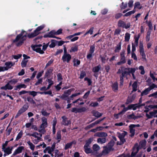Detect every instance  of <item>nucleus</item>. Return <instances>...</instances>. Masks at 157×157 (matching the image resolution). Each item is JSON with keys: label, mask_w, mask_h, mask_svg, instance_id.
<instances>
[{"label": "nucleus", "mask_w": 157, "mask_h": 157, "mask_svg": "<svg viewBox=\"0 0 157 157\" xmlns=\"http://www.w3.org/2000/svg\"><path fill=\"white\" fill-rule=\"evenodd\" d=\"M39 133L37 132H34L33 134H31L30 133H28L26 134V135L30 136H32L36 138V135H38Z\"/></svg>", "instance_id": "nucleus-49"}, {"label": "nucleus", "mask_w": 157, "mask_h": 157, "mask_svg": "<svg viewBox=\"0 0 157 157\" xmlns=\"http://www.w3.org/2000/svg\"><path fill=\"white\" fill-rule=\"evenodd\" d=\"M107 146L108 145L107 144L105 147H105V149L103 150L101 153H100L97 155L98 157H100L102 155H104L108 154V147H107Z\"/></svg>", "instance_id": "nucleus-19"}, {"label": "nucleus", "mask_w": 157, "mask_h": 157, "mask_svg": "<svg viewBox=\"0 0 157 157\" xmlns=\"http://www.w3.org/2000/svg\"><path fill=\"white\" fill-rule=\"evenodd\" d=\"M94 28L93 27H91L90 29L87 31L84 34V36H85L88 34L92 35L93 33Z\"/></svg>", "instance_id": "nucleus-33"}, {"label": "nucleus", "mask_w": 157, "mask_h": 157, "mask_svg": "<svg viewBox=\"0 0 157 157\" xmlns=\"http://www.w3.org/2000/svg\"><path fill=\"white\" fill-rule=\"evenodd\" d=\"M140 105L139 104H131L129 105L127 107H124L122 110V112H125L128 110L130 109H132L133 110H136L137 108H139Z\"/></svg>", "instance_id": "nucleus-5"}, {"label": "nucleus", "mask_w": 157, "mask_h": 157, "mask_svg": "<svg viewBox=\"0 0 157 157\" xmlns=\"http://www.w3.org/2000/svg\"><path fill=\"white\" fill-rule=\"evenodd\" d=\"M71 59V56L69 54L63 55L62 58V60L63 62H66L67 63H69Z\"/></svg>", "instance_id": "nucleus-9"}, {"label": "nucleus", "mask_w": 157, "mask_h": 157, "mask_svg": "<svg viewBox=\"0 0 157 157\" xmlns=\"http://www.w3.org/2000/svg\"><path fill=\"white\" fill-rule=\"evenodd\" d=\"M23 135V132L22 130L18 133L16 139V140L17 141L20 139L22 136Z\"/></svg>", "instance_id": "nucleus-42"}, {"label": "nucleus", "mask_w": 157, "mask_h": 157, "mask_svg": "<svg viewBox=\"0 0 157 157\" xmlns=\"http://www.w3.org/2000/svg\"><path fill=\"white\" fill-rule=\"evenodd\" d=\"M92 113L93 114V116L97 117V118L100 117L102 115V114L101 113L97 111H93Z\"/></svg>", "instance_id": "nucleus-26"}, {"label": "nucleus", "mask_w": 157, "mask_h": 157, "mask_svg": "<svg viewBox=\"0 0 157 157\" xmlns=\"http://www.w3.org/2000/svg\"><path fill=\"white\" fill-rule=\"evenodd\" d=\"M36 92L35 91H29L28 92L29 94L33 96V97L35 96L36 95L37 93H39V92Z\"/></svg>", "instance_id": "nucleus-47"}, {"label": "nucleus", "mask_w": 157, "mask_h": 157, "mask_svg": "<svg viewBox=\"0 0 157 157\" xmlns=\"http://www.w3.org/2000/svg\"><path fill=\"white\" fill-rule=\"evenodd\" d=\"M130 34L127 33H125L124 36V40L126 42H128L129 41L130 39Z\"/></svg>", "instance_id": "nucleus-35"}, {"label": "nucleus", "mask_w": 157, "mask_h": 157, "mask_svg": "<svg viewBox=\"0 0 157 157\" xmlns=\"http://www.w3.org/2000/svg\"><path fill=\"white\" fill-rule=\"evenodd\" d=\"M29 106L27 103L24 104L18 111L17 114L15 117V118H17L20 116L22 114L25 112L28 109Z\"/></svg>", "instance_id": "nucleus-3"}, {"label": "nucleus", "mask_w": 157, "mask_h": 157, "mask_svg": "<svg viewBox=\"0 0 157 157\" xmlns=\"http://www.w3.org/2000/svg\"><path fill=\"white\" fill-rule=\"evenodd\" d=\"M74 88H72L71 89L68 90L66 91H65L64 93L67 94V95L69 96L71 94V92L73 91H74Z\"/></svg>", "instance_id": "nucleus-44"}, {"label": "nucleus", "mask_w": 157, "mask_h": 157, "mask_svg": "<svg viewBox=\"0 0 157 157\" xmlns=\"http://www.w3.org/2000/svg\"><path fill=\"white\" fill-rule=\"evenodd\" d=\"M27 101L31 104H35L36 102L32 98L30 97H28L27 98Z\"/></svg>", "instance_id": "nucleus-58"}, {"label": "nucleus", "mask_w": 157, "mask_h": 157, "mask_svg": "<svg viewBox=\"0 0 157 157\" xmlns=\"http://www.w3.org/2000/svg\"><path fill=\"white\" fill-rule=\"evenodd\" d=\"M93 140V139L92 138H90L88 140H86V144L84 145L85 147L87 146H90V144L92 142Z\"/></svg>", "instance_id": "nucleus-30"}, {"label": "nucleus", "mask_w": 157, "mask_h": 157, "mask_svg": "<svg viewBox=\"0 0 157 157\" xmlns=\"http://www.w3.org/2000/svg\"><path fill=\"white\" fill-rule=\"evenodd\" d=\"M57 77L58 81H61L63 79L62 75L60 73H59L57 74Z\"/></svg>", "instance_id": "nucleus-59"}, {"label": "nucleus", "mask_w": 157, "mask_h": 157, "mask_svg": "<svg viewBox=\"0 0 157 157\" xmlns=\"http://www.w3.org/2000/svg\"><path fill=\"white\" fill-rule=\"evenodd\" d=\"M137 69V68H125L124 71L122 72V76L120 78V85L121 86L123 85V77L128 75H130V74H132L133 79H135L136 78L134 75V73Z\"/></svg>", "instance_id": "nucleus-2"}, {"label": "nucleus", "mask_w": 157, "mask_h": 157, "mask_svg": "<svg viewBox=\"0 0 157 157\" xmlns=\"http://www.w3.org/2000/svg\"><path fill=\"white\" fill-rule=\"evenodd\" d=\"M62 119V124L65 126H68L71 124L70 120H68V118L65 116H63L61 117Z\"/></svg>", "instance_id": "nucleus-12"}, {"label": "nucleus", "mask_w": 157, "mask_h": 157, "mask_svg": "<svg viewBox=\"0 0 157 157\" xmlns=\"http://www.w3.org/2000/svg\"><path fill=\"white\" fill-rule=\"evenodd\" d=\"M140 34H139L137 36H135L134 37L135 40V43L136 45H137L138 44V41L140 37Z\"/></svg>", "instance_id": "nucleus-39"}, {"label": "nucleus", "mask_w": 157, "mask_h": 157, "mask_svg": "<svg viewBox=\"0 0 157 157\" xmlns=\"http://www.w3.org/2000/svg\"><path fill=\"white\" fill-rule=\"evenodd\" d=\"M127 134V132L124 131L122 132L121 133H117L118 136L121 141V144H123L125 141L124 138Z\"/></svg>", "instance_id": "nucleus-6"}, {"label": "nucleus", "mask_w": 157, "mask_h": 157, "mask_svg": "<svg viewBox=\"0 0 157 157\" xmlns=\"http://www.w3.org/2000/svg\"><path fill=\"white\" fill-rule=\"evenodd\" d=\"M136 12L135 10H133L129 11L127 13H126L124 15V16H129L131 14L134 13Z\"/></svg>", "instance_id": "nucleus-62"}, {"label": "nucleus", "mask_w": 157, "mask_h": 157, "mask_svg": "<svg viewBox=\"0 0 157 157\" xmlns=\"http://www.w3.org/2000/svg\"><path fill=\"white\" fill-rule=\"evenodd\" d=\"M53 69L52 67L48 68L45 73L44 77V78H50L53 73Z\"/></svg>", "instance_id": "nucleus-11"}, {"label": "nucleus", "mask_w": 157, "mask_h": 157, "mask_svg": "<svg viewBox=\"0 0 157 157\" xmlns=\"http://www.w3.org/2000/svg\"><path fill=\"white\" fill-rule=\"evenodd\" d=\"M61 132L60 131H58L57 132L56 134V140H61Z\"/></svg>", "instance_id": "nucleus-50"}, {"label": "nucleus", "mask_w": 157, "mask_h": 157, "mask_svg": "<svg viewBox=\"0 0 157 157\" xmlns=\"http://www.w3.org/2000/svg\"><path fill=\"white\" fill-rule=\"evenodd\" d=\"M28 144L30 146V147L31 150L32 151H34L35 148V146L31 143L30 141H29L27 142Z\"/></svg>", "instance_id": "nucleus-41"}, {"label": "nucleus", "mask_w": 157, "mask_h": 157, "mask_svg": "<svg viewBox=\"0 0 157 157\" xmlns=\"http://www.w3.org/2000/svg\"><path fill=\"white\" fill-rule=\"evenodd\" d=\"M113 90L114 91H117L118 89V85L117 82H114L112 85Z\"/></svg>", "instance_id": "nucleus-27"}, {"label": "nucleus", "mask_w": 157, "mask_h": 157, "mask_svg": "<svg viewBox=\"0 0 157 157\" xmlns=\"http://www.w3.org/2000/svg\"><path fill=\"white\" fill-rule=\"evenodd\" d=\"M146 116L148 118H151L152 117H157V110H154L153 111L150 112L149 114L147 113Z\"/></svg>", "instance_id": "nucleus-15"}, {"label": "nucleus", "mask_w": 157, "mask_h": 157, "mask_svg": "<svg viewBox=\"0 0 157 157\" xmlns=\"http://www.w3.org/2000/svg\"><path fill=\"white\" fill-rule=\"evenodd\" d=\"M26 87V86L24 84H20L17 86V88H18L19 90L21 88H25Z\"/></svg>", "instance_id": "nucleus-61"}, {"label": "nucleus", "mask_w": 157, "mask_h": 157, "mask_svg": "<svg viewBox=\"0 0 157 157\" xmlns=\"http://www.w3.org/2000/svg\"><path fill=\"white\" fill-rule=\"evenodd\" d=\"M146 144V141L145 140H143L141 141L139 144L140 146L141 147H143L145 146Z\"/></svg>", "instance_id": "nucleus-60"}, {"label": "nucleus", "mask_w": 157, "mask_h": 157, "mask_svg": "<svg viewBox=\"0 0 157 157\" xmlns=\"http://www.w3.org/2000/svg\"><path fill=\"white\" fill-rule=\"evenodd\" d=\"M139 48L140 51V55L142 56V58L143 60H146V55L144 53L143 44L142 43H140Z\"/></svg>", "instance_id": "nucleus-10"}, {"label": "nucleus", "mask_w": 157, "mask_h": 157, "mask_svg": "<svg viewBox=\"0 0 157 157\" xmlns=\"http://www.w3.org/2000/svg\"><path fill=\"white\" fill-rule=\"evenodd\" d=\"M121 61L120 62H119L117 63L118 65L120 64V63H124L125 61V57L124 56V52H122L121 54Z\"/></svg>", "instance_id": "nucleus-23"}, {"label": "nucleus", "mask_w": 157, "mask_h": 157, "mask_svg": "<svg viewBox=\"0 0 157 157\" xmlns=\"http://www.w3.org/2000/svg\"><path fill=\"white\" fill-rule=\"evenodd\" d=\"M86 108L85 107H82L81 108H78V113H81L86 111Z\"/></svg>", "instance_id": "nucleus-46"}, {"label": "nucleus", "mask_w": 157, "mask_h": 157, "mask_svg": "<svg viewBox=\"0 0 157 157\" xmlns=\"http://www.w3.org/2000/svg\"><path fill=\"white\" fill-rule=\"evenodd\" d=\"M106 142V139L105 138H98L97 140V142L98 143H100L101 144L104 143Z\"/></svg>", "instance_id": "nucleus-38"}, {"label": "nucleus", "mask_w": 157, "mask_h": 157, "mask_svg": "<svg viewBox=\"0 0 157 157\" xmlns=\"http://www.w3.org/2000/svg\"><path fill=\"white\" fill-rule=\"evenodd\" d=\"M118 25L120 27L127 29L130 26V23H128L126 24L124 22L121 20H119L118 23Z\"/></svg>", "instance_id": "nucleus-7"}, {"label": "nucleus", "mask_w": 157, "mask_h": 157, "mask_svg": "<svg viewBox=\"0 0 157 157\" xmlns=\"http://www.w3.org/2000/svg\"><path fill=\"white\" fill-rule=\"evenodd\" d=\"M73 66L74 67H77L80 64V60L74 59L73 60Z\"/></svg>", "instance_id": "nucleus-28"}, {"label": "nucleus", "mask_w": 157, "mask_h": 157, "mask_svg": "<svg viewBox=\"0 0 157 157\" xmlns=\"http://www.w3.org/2000/svg\"><path fill=\"white\" fill-rule=\"evenodd\" d=\"M107 135L106 133L103 132H98L95 133V136L98 137H105Z\"/></svg>", "instance_id": "nucleus-24"}, {"label": "nucleus", "mask_w": 157, "mask_h": 157, "mask_svg": "<svg viewBox=\"0 0 157 157\" xmlns=\"http://www.w3.org/2000/svg\"><path fill=\"white\" fill-rule=\"evenodd\" d=\"M22 56L21 54H18L16 55H12V57L15 59H17L20 58Z\"/></svg>", "instance_id": "nucleus-63"}, {"label": "nucleus", "mask_w": 157, "mask_h": 157, "mask_svg": "<svg viewBox=\"0 0 157 157\" xmlns=\"http://www.w3.org/2000/svg\"><path fill=\"white\" fill-rule=\"evenodd\" d=\"M101 65L100 64H99L98 65L96 66H95L93 67L92 69V71L95 73L98 72L101 69Z\"/></svg>", "instance_id": "nucleus-25"}, {"label": "nucleus", "mask_w": 157, "mask_h": 157, "mask_svg": "<svg viewBox=\"0 0 157 157\" xmlns=\"http://www.w3.org/2000/svg\"><path fill=\"white\" fill-rule=\"evenodd\" d=\"M93 149L94 151H97L100 149V147L98 144H94L93 146Z\"/></svg>", "instance_id": "nucleus-43"}, {"label": "nucleus", "mask_w": 157, "mask_h": 157, "mask_svg": "<svg viewBox=\"0 0 157 157\" xmlns=\"http://www.w3.org/2000/svg\"><path fill=\"white\" fill-rule=\"evenodd\" d=\"M136 97V94H134L131 96L129 97L127 99L126 103L128 104L132 102L135 98Z\"/></svg>", "instance_id": "nucleus-20"}, {"label": "nucleus", "mask_w": 157, "mask_h": 157, "mask_svg": "<svg viewBox=\"0 0 157 157\" xmlns=\"http://www.w3.org/2000/svg\"><path fill=\"white\" fill-rule=\"evenodd\" d=\"M121 43H119L116 47V49H115V52H118L120 51L121 49Z\"/></svg>", "instance_id": "nucleus-53"}, {"label": "nucleus", "mask_w": 157, "mask_h": 157, "mask_svg": "<svg viewBox=\"0 0 157 157\" xmlns=\"http://www.w3.org/2000/svg\"><path fill=\"white\" fill-rule=\"evenodd\" d=\"M78 49V46L77 45L75 46L74 47H72L69 50L70 53L77 52Z\"/></svg>", "instance_id": "nucleus-29"}, {"label": "nucleus", "mask_w": 157, "mask_h": 157, "mask_svg": "<svg viewBox=\"0 0 157 157\" xmlns=\"http://www.w3.org/2000/svg\"><path fill=\"white\" fill-rule=\"evenodd\" d=\"M137 83L135 82L133 84L132 86L133 87V90L136 91L137 90Z\"/></svg>", "instance_id": "nucleus-54"}, {"label": "nucleus", "mask_w": 157, "mask_h": 157, "mask_svg": "<svg viewBox=\"0 0 157 157\" xmlns=\"http://www.w3.org/2000/svg\"><path fill=\"white\" fill-rule=\"evenodd\" d=\"M55 35V30H53L48 33V34L44 35L43 37L44 38H54Z\"/></svg>", "instance_id": "nucleus-13"}, {"label": "nucleus", "mask_w": 157, "mask_h": 157, "mask_svg": "<svg viewBox=\"0 0 157 157\" xmlns=\"http://www.w3.org/2000/svg\"><path fill=\"white\" fill-rule=\"evenodd\" d=\"M112 137L113 140H111L110 143H109V152L113 150V149L112 148V147L114 144V140L116 141L117 140L115 136H112Z\"/></svg>", "instance_id": "nucleus-14"}, {"label": "nucleus", "mask_w": 157, "mask_h": 157, "mask_svg": "<svg viewBox=\"0 0 157 157\" xmlns=\"http://www.w3.org/2000/svg\"><path fill=\"white\" fill-rule=\"evenodd\" d=\"M10 83L8 82L4 86L1 87L2 90H11L13 89V86L10 84Z\"/></svg>", "instance_id": "nucleus-16"}, {"label": "nucleus", "mask_w": 157, "mask_h": 157, "mask_svg": "<svg viewBox=\"0 0 157 157\" xmlns=\"http://www.w3.org/2000/svg\"><path fill=\"white\" fill-rule=\"evenodd\" d=\"M44 27V25L39 26L33 32L28 34L25 31L22 30L21 33L17 35L15 39L13 40V43H15L17 47L21 46L24 44V41L26 40L27 36L30 39L36 36L39 34V31L43 29Z\"/></svg>", "instance_id": "nucleus-1"}, {"label": "nucleus", "mask_w": 157, "mask_h": 157, "mask_svg": "<svg viewBox=\"0 0 157 157\" xmlns=\"http://www.w3.org/2000/svg\"><path fill=\"white\" fill-rule=\"evenodd\" d=\"M51 44L49 45L50 48H53L55 47L56 45L57 40H51Z\"/></svg>", "instance_id": "nucleus-31"}, {"label": "nucleus", "mask_w": 157, "mask_h": 157, "mask_svg": "<svg viewBox=\"0 0 157 157\" xmlns=\"http://www.w3.org/2000/svg\"><path fill=\"white\" fill-rule=\"evenodd\" d=\"M156 75V73L155 72L153 73H151V72H150V76L151 78L153 79L154 82L155 81L156 79V78L155 77V75Z\"/></svg>", "instance_id": "nucleus-56"}, {"label": "nucleus", "mask_w": 157, "mask_h": 157, "mask_svg": "<svg viewBox=\"0 0 157 157\" xmlns=\"http://www.w3.org/2000/svg\"><path fill=\"white\" fill-rule=\"evenodd\" d=\"M130 132L131 134V136H133L135 134V128L134 127V126L132 125V124L130 125L129 126Z\"/></svg>", "instance_id": "nucleus-22"}, {"label": "nucleus", "mask_w": 157, "mask_h": 157, "mask_svg": "<svg viewBox=\"0 0 157 157\" xmlns=\"http://www.w3.org/2000/svg\"><path fill=\"white\" fill-rule=\"evenodd\" d=\"M86 75V72L85 71H82L81 72L79 78L80 79H82Z\"/></svg>", "instance_id": "nucleus-52"}, {"label": "nucleus", "mask_w": 157, "mask_h": 157, "mask_svg": "<svg viewBox=\"0 0 157 157\" xmlns=\"http://www.w3.org/2000/svg\"><path fill=\"white\" fill-rule=\"evenodd\" d=\"M139 150V148L138 147V145L136 144L133 147V150L131 155L129 154H128L126 155H122L120 156V157H135Z\"/></svg>", "instance_id": "nucleus-4"}, {"label": "nucleus", "mask_w": 157, "mask_h": 157, "mask_svg": "<svg viewBox=\"0 0 157 157\" xmlns=\"http://www.w3.org/2000/svg\"><path fill=\"white\" fill-rule=\"evenodd\" d=\"M6 67H5L7 69L6 71L8 70L11 67L15 64V63H13L12 61H8L6 62L5 63Z\"/></svg>", "instance_id": "nucleus-17"}, {"label": "nucleus", "mask_w": 157, "mask_h": 157, "mask_svg": "<svg viewBox=\"0 0 157 157\" xmlns=\"http://www.w3.org/2000/svg\"><path fill=\"white\" fill-rule=\"evenodd\" d=\"M98 103L97 102H92L90 104V106L93 107H95L98 106Z\"/></svg>", "instance_id": "nucleus-64"}, {"label": "nucleus", "mask_w": 157, "mask_h": 157, "mask_svg": "<svg viewBox=\"0 0 157 157\" xmlns=\"http://www.w3.org/2000/svg\"><path fill=\"white\" fill-rule=\"evenodd\" d=\"M136 8H138L139 9H140L141 8V7L140 5V3L139 2H137L136 3H135L134 6V10H135V9Z\"/></svg>", "instance_id": "nucleus-48"}, {"label": "nucleus", "mask_w": 157, "mask_h": 157, "mask_svg": "<svg viewBox=\"0 0 157 157\" xmlns=\"http://www.w3.org/2000/svg\"><path fill=\"white\" fill-rule=\"evenodd\" d=\"M24 149V147L23 146H20L17 147L16 150L18 154L22 152V151Z\"/></svg>", "instance_id": "nucleus-36"}, {"label": "nucleus", "mask_w": 157, "mask_h": 157, "mask_svg": "<svg viewBox=\"0 0 157 157\" xmlns=\"http://www.w3.org/2000/svg\"><path fill=\"white\" fill-rule=\"evenodd\" d=\"M42 123L40 125V128H42L41 130H38L39 132H41L42 130H44L45 128L47 127L48 123L47 122V119L46 118L43 117L42 118Z\"/></svg>", "instance_id": "nucleus-8"}, {"label": "nucleus", "mask_w": 157, "mask_h": 157, "mask_svg": "<svg viewBox=\"0 0 157 157\" xmlns=\"http://www.w3.org/2000/svg\"><path fill=\"white\" fill-rule=\"evenodd\" d=\"M150 90L149 88H148L145 90L141 94V96H143L144 95H146L148 94Z\"/></svg>", "instance_id": "nucleus-40"}, {"label": "nucleus", "mask_w": 157, "mask_h": 157, "mask_svg": "<svg viewBox=\"0 0 157 157\" xmlns=\"http://www.w3.org/2000/svg\"><path fill=\"white\" fill-rule=\"evenodd\" d=\"M54 61V59H51L50 60L48 61V63L46 64L45 68H47L48 67L50 66L53 63Z\"/></svg>", "instance_id": "nucleus-57"}, {"label": "nucleus", "mask_w": 157, "mask_h": 157, "mask_svg": "<svg viewBox=\"0 0 157 157\" xmlns=\"http://www.w3.org/2000/svg\"><path fill=\"white\" fill-rule=\"evenodd\" d=\"M139 69L141 71L140 74L141 75H144L145 73V71L144 70V68L142 66H140L139 67Z\"/></svg>", "instance_id": "nucleus-55"}, {"label": "nucleus", "mask_w": 157, "mask_h": 157, "mask_svg": "<svg viewBox=\"0 0 157 157\" xmlns=\"http://www.w3.org/2000/svg\"><path fill=\"white\" fill-rule=\"evenodd\" d=\"M12 147L11 148H10V147H7L4 150V152L6 153L8 155H9L12 153Z\"/></svg>", "instance_id": "nucleus-32"}, {"label": "nucleus", "mask_w": 157, "mask_h": 157, "mask_svg": "<svg viewBox=\"0 0 157 157\" xmlns=\"http://www.w3.org/2000/svg\"><path fill=\"white\" fill-rule=\"evenodd\" d=\"M90 146L85 147L84 146V151L87 154L89 153H93V152L91 149L90 147Z\"/></svg>", "instance_id": "nucleus-21"}, {"label": "nucleus", "mask_w": 157, "mask_h": 157, "mask_svg": "<svg viewBox=\"0 0 157 157\" xmlns=\"http://www.w3.org/2000/svg\"><path fill=\"white\" fill-rule=\"evenodd\" d=\"M73 144V142L72 141L70 143H67V144H66L64 147L65 150H66L69 148H71Z\"/></svg>", "instance_id": "nucleus-37"}, {"label": "nucleus", "mask_w": 157, "mask_h": 157, "mask_svg": "<svg viewBox=\"0 0 157 157\" xmlns=\"http://www.w3.org/2000/svg\"><path fill=\"white\" fill-rule=\"evenodd\" d=\"M33 50L36 52L37 53H39L40 54H43L44 52L40 48L35 47H34L31 46Z\"/></svg>", "instance_id": "nucleus-18"}, {"label": "nucleus", "mask_w": 157, "mask_h": 157, "mask_svg": "<svg viewBox=\"0 0 157 157\" xmlns=\"http://www.w3.org/2000/svg\"><path fill=\"white\" fill-rule=\"evenodd\" d=\"M39 94H49L51 96H53V95L52 94V91L51 90H49L48 91H44V92H39Z\"/></svg>", "instance_id": "nucleus-34"}, {"label": "nucleus", "mask_w": 157, "mask_h": 157, "mask_svg": "<svg viewBox=\"0 0 157 157\" xmlns=\"http://www.w3.org/2000/svg\"><path fill=\"white\" fill-rule=\"evenodd\" d=\"M28 62V60H22L21 63V67L23 68L25 67L26 66Z\"/></svg>", "instance_id": "nucleus-45"}, {"label": "nucleus", "mask_w": 157, "mask_h": 157, "mask_svg": "<svg viewBox=\"0 0 157 157\" xmlns=\"http://www.w3.org/2000/svg\"><path fill=\"white\" fill-rule=\"evenodd\" d=\"M84 80L85 81H87L88 85L89 86H90L91 85L92 82L91 81V80L90 78H88L87 77H85L84 78Z\"/></svg>", "instance_id": "nucleus-51"}]
</instances>
